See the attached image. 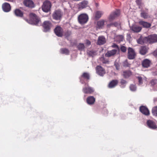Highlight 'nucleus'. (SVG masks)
<instances>
[{"label":"nucleus","instance_id":"24","mask_svg":"<svg viewBox=\"0 0 157 157\" xmlns=\"http://www.w3.org/2000/svg\"><path fill=\"white\" fill-rule=\"evenodd\" d=\"M140 25H142L143 27L148 28L151 27V25L150 23L143 21H140L139 22Z\"/></svg>","mask_w":157,"mask_h":157},{"label":"nucleus","instance_id":"39","mask_svg":"<svg viewBox=\"0 0 157 157\" xmlns=\"http://www.w3.org/2000/svg\"><path fill=\"white\" fill-rule=\"evenodd\" d=\"M78 49L80 50H83L84 49L85 46L83 44L80 43L78 45Z\"/></svg>","mask_w":157,"mask_h":157},{"label":"nucleus","instance_id":"34","mask_svg":"<svg viewBox=\"0 0 157 157\" xmlns=\"http://www.w3.org/2000/svg\"><path fill=\"white\" fill-rule=\"evenodd\" d=\"M103 12L101 11H97L95 13V17L97 19H98L103 14Z\"/></svg>","mask_w":157,"mask_h":157},{"label":"nucleus","instance_id":"35","mask_svg":"<svg viewBox=\"0 0 157 157\" xmlns=\"http://www.w3.org/2000/svg\"><path fill=\"white\" fill-rule=\"evenodd\" d=\"M127 83L126 81L123 79H121L120 81V87L122 88H124Z\"/></svg>","mask_w":157,"mask_h":157},{"label":"nucleus","instance_id":"13","mask_svg":"<svg viewBox=\"0 0 157 157\" xmlns=\"http://www.w3.org/2000/svg\"><path fill=\"white\" fill-rule=\"evenodd\" d=\"M2 7L3 10L5 12H8L11 10V7L10 4L7 2L3 4Z\"/></svg>","mask_w":157,"mask_h":157},{"label":"nucleus","instance_id":"17","mask_svg":"<svg viewBox=\"0 0 157 157\" xmlns=\"http://www.w3.org/2000/svg\"><path fill=\"white\" fill-rule=\"evenodd\" d=\"M130 29L134 32L138 33L141 31L142 28L139 26L133 25L131 27H130Z\"/></svg>","mask_w":157,"mask_h":157},{"label":"nucleus","instance_id":"44","mask_svg":"<svg viewBox=\"0 0 157 157\" xmlns=\"http://www.w3.org/2000/svg\"><path fill=\"white\" fill-rule=\"evenodd\" d=\"M114 65L116 69L118 70L119 69L120 65L118 63L115 62L114 63Z\"/></svg>","mask_w":157,"mask_h":157},{"label":"nucleus","instance_id":"33","mask_svg":"<svg viewBox=\"0 0 157 157\" xmlns=\"http://www.w3.org/2000/svg\"><path fill=\"white\" fill-rule=\"evenodd\" d=\"M60 53L66 55H68L69 53V50L65 48H62L60 49Z\"/></svg>","mask_w":157,"mask_h":157},{"label":"nucleus","instance_id":"10","mask_svg":"<svg viewBox=\"0 0 157 157\" xmlns=\"http://www.w3.org/2000/svg\"><path fill=\"white\" fill-rule=\"evenodd\" d=\"M54 32L59 37H61L63 34V29L59 26L56 27L54 29Z\"/></svg>","mask_w":157,"mask_h":157},{"label":"nucleus","instance_id":"51","mask_svg":"<svg viewBox=\"0 0 157 157\" xmlns=\"http://www.w3.org/2000/svg\"><path fill=\"white\" fill-rule=\"evenodd\" d=\"M156 90H157V88H156Z\"/></svg>","mask_w":157,"mask_h":157},{"label":"nucleus","instance_id":"37","mask_svg":"<svg viewBox=\"0 0 157 157\" xmlns=\"http://www.w3.org/2000/svg\"><path fill=\"white\" fill-rule=\"evenodd\" d=\"M137 78L138 81L139 85H141L143 83V80H145V78H143L140 76L137 77Z\"/></svg>","mask_w":157,"mask_h":157},{"label":"nucleus","instance_id":"20","mask_svg":"<svg viewBox=\"0 0 157 157\" xmlns=\"http://www.w3.org/2000/svg\"><path fill=\"white\" fill-rule=\"evenodd\" d=\"M150 61L147 59H145L143 60L142 63V66L145 68L149 67L151 64Z\"/></svg>","mask_w":157,"mask_h":157},{"label":"nucleus","instance_id":"32","mask_svg":"<svg viewBox=\"0 0 157 157\" xmlns=\"http://www.w3.org/2000/svg\"><path fill=\"white\" fill-rule=\"evenodd\" d=\"M14 13L16 16L18 17H21L23 15L22 12L19 9H16L14 11Z\"/></svg>","mask_w":157,"mask_h":157},{"label":"nucleus","instance_id":"23","mask_svg":"<svg viewBox=\"0 0 157 157\" xmlns=\"http://www.w3.org/2000/svg\"><path fill=\"white\" fill-rule=\"evenodd\" d=\"M83 78L87 79H89L90 78L89 74L87 73H84L80 78V82L82 83H83L84 82V81L83 80Z\"/></svg>","mask_w":157,"mask_h":157},{"label":"nucleus","instance_id":"15","mask_svg":"<svg viewBox=\"0 0 157 157\" xmlns=\"http://www.w3.org/2000/svg\"><path fill=\"white\" fill-rule=\"evenodd\" d=\"M141 12L140 13L141 17L144 19L147 18L149 17H150L148 14V10L147 9H145V10H141Z\"/></svg>","mask_w":157,"mask_h":157},{"label":"nucleus","instance_id":"14","mask_svg":"<svg viewBox=\"0 0 157 157\" xmlns=\"http://www.w3.org/2000/svg\"><path fill=\"white\" fill-rule=\"evenodd\" d=\"M24 4L26 6L32 8L34 7V4L33 1L31 0H25L24 2Z\"/></svg>","mask_w":157,"mask_h":157},{"label":"nucleus","instance_id":"6","mask_svg":"<svg viewBox=\"0 0 157 157\" xmlns=\"http://www.w3.org/2000/svg\"><path fill=\"white\" fill-rule=\"evenodd\" d=\"M62 13L60 10H57L54 11L52 14V17L54 19L56 20H59L61 19Z\"/></svg>","mask_w":157,"mask_h":157},{"label":"nucleus","instance_id":"16","mask_svg":"<svg viewBox=\"0 0 157 157\" xmlns=\"http://www.w3.org/2000/svg\"><path fill=\"white\" fill-rule=\"evenodd\" d=\"M140 111L145 115H148L149 114V111L147 108L144 106H141L140 108Z\"/></svg>","mask_w":157,"mask_h":157},{"label":"nucleus","instance_id":"42","mask_svg":"<svg viewBox=\"0 0 157 157\" xmlns=\"http://www.w3.org/2000/svg\"><path fill=\"white\" fill-rule=\"evenodd\" d=\"M123 65L125 67H129L130 66V64L128 63L127 60H125L124 62Z\"/></svg>","mask_w":157,"mask_h":157},{"label":"nucleus","instance_id":"49","mask_svg":"<svg viewBox=\"0 0 157 157\" xmlns=\"http://www.w3.org/2000/svg\"><path fill=\"white\" fill-rule=\"evenodd\" d=\"M136 2L137 4L139 5L141 3V0H137L136 1Z\"/></svg>","mask_w":157,"mask_h":157},{"label":"nucleus","instance_id":"7","mask_svg":"<svg viewBox=\"0 0 157 157\" xmlns=\"http://www.w3.org/2000/svg\"><path fill=\"white\" fill-rule=\"evenodd\" d=\"M146 123L147 126L151 129H155L157 128V125L155 122L153 120H148Z\"/></svg>","mask_w":157,"mask_h":157},{"label":"nucleus","instance_id":"25","mask_svg":"<svg viewBox=\"0 0 157 157\" xmlns=\"http://www.w3.org/2000/svg\"><path fill=\"white\" fill-rule=\"evenodd\" d=\"M118 81L117 80H113L111 81L109 84V87L112 88L115 87L118 84Z\"/></svg>","mask_w":157,"mask_h":157},{"label":"nucleus","instance_id":"47","mask_svg":"<svg viewBox=\"0 0 157 157\" xmlns=\"http://www.w3.org/2000/svg\"><path fill=\"white\" fill-rule=\"evenodd\" d=\"M107 26L108 27H110L111 26H114L113 23H111L109 24H108L107 25Z\"/></svg>","mask_w":157,"mask_h":157},{"label":"nucleus","instance_id":"5","mask_svg":"<svg viewBox=\"0 0 157 157\" xmlns=\"http://www.w3.org/2000/svg\"><path fill=\"white\" fill-rule=\"evenodd\" d=\"M145 39L147 40V42L150 43H153L157 42V35L153 34L146 37Z\"/></svg>","mask_w":157,"mask_h":157},{"label":"nucleus","instance_id":"31","mask_svg":"<svg viewBox=\"0 0 157 157\" xmlns=\"http://www.w3.org/2000/svg\"><path fill=\"white\" fill-rule=\"evenodd\" d=\"M115 40L117 42L120 43L123 41L124 40V37L122 35H118L116 36L115 38Z\"/></svg>","mask_w":157,"mask_h":157},{"label":"nucleus","instance_id":"12","mask_svg":"<svg viewBox=\"0 0 157 157\" xmlns=\"http://www.w3.org/2000/svg\"><path fill=\"white\" fill-rule=\"evenodd\" d=\"M97 73L101 76H103L105 73V70L101 66H98L96 67Z\"/></svg>","mask_w":157,"mask_h":157},{"label":"nucleus","instance_id":"40","mask_svg":"<svg viewBox=\"0 0 157 157\" xmlns=\"http://www.w3.org/2000/svg\"><path fill=\"white\" fill-rule=\"evenodd\" d=\"M130 90L132 91H135L136 90V87L135 85L131 84L129 87Z\"/></svg>","mask_w":157,"mask_h":157},{"label":"nucleus","instance_id":"9","mask_svg":"<svg viewBox=\"0 0 157 157\" xmlns=\"http://www.w3.org/2000/svg\"><path fill=\"white\" fill-rule=\"evenodd\" d=\"M82 91L85 94H90L94 92V90L93 88L89 86L87 84H86L85 86L83 88Z\"/></svg>","mask_w":157,"mask_h":157},{"label":"nucleus","instance_id":"8","mask_svg":"<svg viewBox=\"0 0 157 157\" xmlns=\"http://www.w3.org/2000/svg\"><path fill=\"white\" fill-rule=\"evenodd\" d=\"M120 13V11L119 10L113 12L110 14L108 19L109 21H111L114 20L116 17L118 16Z\"/></svg>","mask_w":157,"mask_h":157},{"label":"nucleus","instance_id":"27","mask_svg":"<svg viewBox=\"0 0 157 157\" xmlns=\"http://www.w3.org/2000/svg\"><path fill=\"white\" fill-rule=\"evenodd\" d=\"M88 2L86 1H84L80 3L79 5V9H83L87 6Z\"/></svg>","mask_w":157,"mask_h":157},{"label":"nucleus","instance_id":"46","mask_svg":"<svg viewBox=\"0 0 157 157\" xmlns=\"http://www.w3.org/2000/svg\"><path fill=\"white\" fill-rule=\"evenodd\" d=\"M86 44L88 45H89L91 44V42L88 40H86Z\"/></svg>","mask_w":157,"mask_h":157},{"label":"nucleus","instance_id":"22","mask_svg":"<svg viewBox=\"0 0 157 157\" xmlns=\"http://www.w3.org/2000/svg\"><path fill=\"white\" fill-rule=\"evenodd\" d=\"M86 101L88 104L92 105L94 103L95 101V98L93 96H90L87 98Z\"/></svg>","mask_w":157,"mask_h":157},{"label":"nucleus","instance_id":"19","mask_svg":"<svg viewBox=\"0 0 157 157\" xmlns=\"http://www.w3.org/2000/svg\"><path fill=\"white\" fill-rule=\"evenodd\" d=\"M117 49H113L110 51H108L105 54V56L107 57H110L114 56L117 52Z\"/></svg>","mask_w":157,"mask_h":157},{"label":"nucleus","instance_id":"38","mask_svg":"<svg viewBox=\"0 0 157 157\" xmlns=\"http://www.w3.org/2000/svg\"><path fill=\"white\" fill-rule=\"evenodd\" d=\"M152 112L153 115L157 116V106H155L153 108Z\"/></svg>","mask_w":157,"mask_h":157},{"label":"nucleus","instance_id":"28","mask_svg":"<svg viewBox=\"0 0 157 157\" xmlns=\"http://www.w3.org/2000/svg\"><path fill=\"white\" fill-rule=\"evenodd\" d=\"M145 37H144L142 36H140V37L137 40L138 43L142 44L146 42V41H147V40L145 39Z\"/></svg>","mask_w":157,"mask_h":157},{"label":"nucleus","instance_id":"11","mask_svg":"<svg viewBox=\"0 0 157 157\" xmlns=\"http://www.w3.org/2000/svg\"><path fill=\"white\" fill-rule=\"evenodd\" d=\"M136 55L134 50L129 47L128 49V58L129 59H133Z\"/></svg>","mask_w":157,"mask_h":157},{"label":"nucleus","instance_id":"3","mask_svg":"<svg viewBox=\"0 0 157 157\" xmlns=\"http://www.w3.org/2000/svg\"><path fill=\"white\" fill-rule=\"evenodd\" d=\"M51 4L50 2L48 1L44 2L42 7L43 11L45 12H48L50 10Z\"/></svg>","mask_w":157,"mask_h":157},{"label":"nucleus","instance_id":"43","mask_svg":"<svg viewBox=\"0 0 157 157\" xmlns=\"http://www.w3.org/2000/svg\"><path fill=\"white\" fill-rule=\"evenodd\" d=\"M121 49L122 52H126L127 49L126 47L124 46H122L121 47Z\"/></svg>","mask_w":157,"mask_h":157},{"label":"nucleus","instance_id":"21","mask_svg":"<svg viewBox=\"0 0 157 157\" xmlns=\"http://www.w3.org/2000/svg\"><path fill=\"white\" fill-rule=\"evenodd\" d=\"M106 20H101L97 22V28L99 29H102L104 26V23Z\"/></svg>","mask_w":157,"mask_h":157},{"label":"nucleus","instance_id":"26","mask_svg":"<svg viewBox=\"0 0 157 157\" xmlns=\"http://www.w3.org/2000/svg\"><path fill=\"white\" fill-rule=\"evenodd\" d=\"M151 85L153 87V89L155 91H157L156 90L157 88V80L153 79L150 82Z\"/></svg>","mask_w":157,"mask_h":157},{"label":"nucleus","instance_id":"2","mask_svg":"<svg viewBox=\"0 0 157 157\" xmlns=\"http://www.w3.org/2000/svg\"><path fill=\"white\" fill-rule=\"evenodd\" d=\"M88 20V16L86 13H82L78 17V20L79 23L83 25L87 23Z\"/></svg>","mask_w":157,"mask_h":157},{"label":"nucleus","instance_id":"4","mask_svg":"<svg viewBox=\"0 0 157 157\" xmlns=\"http://www.w3.org/2000/svg\"><path fill=\"white\" fill-rule=\"evenodd\" d=\"M44 27V32H49L52 25L50 22L48 21H45L43 25Z\"/></svg>","mask_w":157,"mask_h":157},{"label":"nucleus","instance_id":"36","mask_svg":"<svg viewBox=\"0 0 157 157\" xmlns=\"http://www.w3.org/2000/svg\"><path fill=\"white\" fill-rule=\"evenodd\" d=\"M87 53L89 56L92 57H93L96 55V52L93 50L88 51Z\"/></svg>","mask_w":157,"mask_h":157},{"label":"nucleus","instance_id":"41","mask_svg":"<svg viewBox=\"0 0 157 157\" xmlns=\"http://www.w3.org/2000/svg\"><path fill=\"white\" fill-rule=\"evenodd\" d=\"M113 26L117 28H119L120 26V22H114L113 23Z\"/></svg>","mask_w":157,"mask_h":157},{"label":"nucleus","instance_id":"45","mask_svg":"<svg viewBox=\"0 0 157 157\" xmlns=\"http://www.w3.org/2000/svg\"><path fill=\"white\" fill-rule=\"evenodd\" d=\"M112 47L113 48H115V49H117V50L119 49V48L117 45L115 44H113V45L112 46Z\"/></svg>","mask_w":157,"mask_h":157},{"label":"nucleus","instance_id":"48","mask_svg":"<svg viewBox=\"0 0 157 157\" xmlns=\"http://www.w3.org/2000/svg\"><path fill=\"white\" fill-rule=\"evenodd\" d=\"M153 54L154 56H157V50L153 52Z\"/></svg>","mask_w":157,"mask_h":157},{"label":"nucleus","instance_id":"18","mask_svg":"<svg viewBox=\"0 0 157 157\" xmlns=\"http://www.w3.org/2000/svg\"><path fill=\"white\" fill-rule=\"evenodd\" d=\"M106 42V39L103 36H99L98 38L97 44L99 45H102L104 44Z\"/></svg>","mask_w":157,"mask_h":157},{"label":"nucleus","instance_id":"1","mask_svg":"<svg viewBox=\"0 0 157 157\" xmlns=\"http://www.w3.org/2000/svg\"><path fill=\"white\" fill-rule=\"evenodd\" d=\"M31 19L29 21L27 20L26 21L29 24L37 25H41L40 18L35 14L31 13L29 15Z\"/></svg>","mask_w":157,"mask_h":157},{"label":"nucleus","instance_id":"29","mask_svg":"<svg viewBox=\"0 0 157 157\" xmlns=\"http://www.w3.org/2000/svg\"><path fill=\"white\" fill-rule=\"evenodd\" d=\"M132 75V72L130 71H124L122 74L123 77L125 78H129Z\"/></svg>","mask_w":157,"mask_h":157},{"label":"nucleus","instance_id":"50","mask_svg":"<svg viewBox=\"0 0 157 157\" xmlns=\"http://www.w3.org/2000/svg\"><path fill=\"white\" fill-rule=\"evenodd\" d=\"M65 35H66V36H68V35H67V36L66 34Z\"/></svg>","mask_w":157,"mask_h":157},{"label":"nucleus","instance_id":"30","mask_svg":"<svg viewBox=\"0 0 157 157\" xmlns=\"http://www.w3.org/2000/svg\"><path fill=\"white\" fill-rule=\"evenodd\" d=\"M147 52V48L146 46H143L141 47L140 52L142 55H144L146 54Z\"/></svg>","mask_w":157,"mask_h":157}]
</instances>
